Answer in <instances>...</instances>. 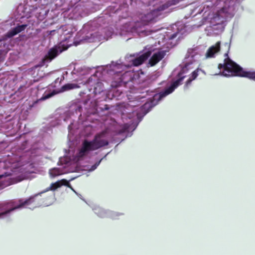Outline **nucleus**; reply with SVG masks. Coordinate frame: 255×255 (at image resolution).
<instances>
[{"mask_svg": "<svg viewBox=\"0 0 255 255\" xmlns=\"http://www.w3.org/2000/svg\"><path fill=\"white\" fill-rule=\"evenodd\" d=\"M26 26L27 25L26 24L18 25L15 27L12 28L11 30L8 31L5 35L7 38H11L16 34L23 31L25 29Z\"/></svg>", "mask_w": 255, "mask_h": 255, "instance_id": "11", "label": "nucleus"}, {"mask_svg": "<svg viewBox=\"0 0 255 255\" xmlns=\"http://www.w3.org/2000/svg\"><path fill=\"white\" fill-rule=\"evenodd\" d=\"M80 109H81L80 108H78V110L80 111Z\"/></svg>", "mask_w": 255, "mask_h": 255, "instance_id": "26", "label": "nucleus"}, {"mask_svg": "<svg viewBox=\"0 0 255 255\" xmlns=\"http://www.w3.org/2000/svg\"><path fill=\"white\" fill-rule=\"evenodd\" d=\"M4 59H5L4 55L2 52H0V63L3 62Z\"/></svg>", "mask_w": 255, "mask_h": 255, "instance_id": "20", "label": "nucleus"}, {"mask_svg": "<svg viewBox=\"0 0 255 255\" xmlns=\"http://www.w3.org/2000/svg\"><path fill=\"white\" fill-rule=\"evenodd\" d=\"M79 86L77 85L76 84H68L67 85H64L63 87V89L64 90H71L73 89H76L79 88Z\"/></svg>", "mask_w": 255, "mask_h": 255, "instance_id": "16", "label": "nucleus"}, {"mask_svg": "<svg viewBox=\"0 0 255 255\" xmlns=\"http://www.w3.org/2000/svg\"><path fill=\"white\" fill-rule=\"evenodd\" d=\"M63 185L68 187L77 195L79 196H81L80 195H78V194L72 188V187L69 184V181L66 179H62L55 183H51L50 186L46 188L45 190L43 191L38 194H35L27 199L19 200L18 205H15L11 209L7 210L4 212L0 213V218H4L5 216L8 215L10 212L17 209L23 208L34 209L36 207L41 206H48L51 205L55 201V195L53 193H52L49 196L44 198L42 200H41V199L39 198V197H41L42 194H43L49 190L54 191L57 189L61 187Z\"/></svg>", "mask_w": 255, "mask_h": 255, "instance_id": "3", "label": "nucleus"}, {"mask_svg": "<svg viewBox=\"0 0 255 255\" xmlns=\"http://www.w3.org/2000/svg\"><path fill=\"white\" fill-rule=\"evenodd\" d=\"M110 134L108 130H105L96 134L92 140H84L76 154L71 158L70 151L68 155L60 158L59 165L49 170V173L51 178L67 172H76L82 166L83 161L88 162L92 155V152L106 146L109 144Z\"/></svg>", "mask_w": 255, "mask_h": 255, "instance_id": "1", "label": "nucleus"}, {"mask_svg": "<svg viewBox=\"0 0 255 255\" xmlns=\"http://www.w3.org/2000/svg\"><path fill=\"white\" fill-rule=\"evenodd\" d=\"M25 158L11 153L0 161V187L3 188L23 179L31 178V164H22Z\"/></svg>", "mask_w": 255, "mask_h": 255, "instance_id": "2", "label": "nucleus"}, {"mask_svg": "<svg viewBox=\"0 0 255 255\" xmlns=\"http://www.w3.org/2000/svg\"><path fill=\"white\" fill-rule=\"evenodd\" d=\"M72 128V125L71 124V125H69L68 127V129H69V132L70 133L71 132Z\"/></svg>", "mask_w": 255, "mask_h": 255, "instance_id": "22", "label": "nucleus"}, {"mask_svg": "<svg viewBox=\"0 0 255 255\" xmlns=\"http://www.w3.org/2000/svg\"><path fill=\"white\" fill-rule=\"evenodd\" d=\"M220 45L221 42L218 41L214 45L210 47L206 53V58H209L214 57L215 54L220 51Z\"/></svg>", "mask_w": 255, "mask_h": 255, "instance_id": "9", "label": "nucleus"}, {"mask_svg": "<svg viewBox=\"0 0 255 255\" xmlns=\"http://www.w3.org/2000/svg\"><path fill=\"white\" fill-rule=\"evenodd\" d=\"M102 159H101L99 161H98L97 163L95 164L94 165L92 166L90 168L89 166H86L84 167V168L83 169L84 170H87L89 171H94L95 169L97 168L98 166L99 165Z\"/></svg>", "mask_w": 255, "mask_h": 255, "instance_id": "17", "label": "nucleus"}, {"mask_svg": "<svg viewBox=\"0 0 255 255\" xmlns=\"http://www.w3.org/2000/svg\"><path fill=\"white\" fill-rule=\"evenodd\" d=\"M153 50L151 48L147 49V47H144L142 51L140 53L143 52L141 55L136 57L132 60V64H143L151 56Z\"/></svg>", "mask_w": 255, "mask_h": 255, "instance_id": "7", "label": "nucleus"}, {"mask_svg": "<svg viewBox=\"0 0 255 255\" xmlns=\"http://www.w3.org/2000/svg\"><path fill=\"white\" fill-rule=\"evenodd\" d=\"M123 215L122 213L108 211V217L111 218L113 219H118L120 217Z\"/></svg>", "mask_w": 255, "mask_h": 255, "instance_id": "14", "label": "nucleus"}, {"mask_svg": "<svg viewBox=\"0 0 255 255\" xmlns=\"http://www.w3.org/2000/svg\"><path fill=\"white\" fill-rule=\"evenodd\" d=\"M69 46L65 45L60 43L57 45L55 46L50 49L47 54L42 58L41 64H45L51 62L52 60L54 59L59 53L66 50Z\"/></svg>", "mask_w": 255, "mask_h": 255, "instance_id": "6", "label": "nucleus"}, {"mask_svg": "<svg viewBox=\"0 0 255 255\" xmlns=\"http://www.w3.org/2000/svg\"><path fill=\"white\" fill-rule=\"evenodd\" d=\"M111 64H114V62L113 61H112Z\"/></svg>", "mask_w": 255, "mask_h": 255, "instance_id": "25", "label": "nucleus"}, {"mask_svg": "<svg viewBox=\"0 0 255 255\" xmlns=\"http://www.w3.org/2000/svg\"><path fill=\"white\" fill-rule=\"evenodd\" d=\"M225 59L224 64H237L236 62L232 61L228 56V54L227 53H225Z\"/></svg>", "mask_w": 255, "mask_h": 255, "instance_id": "18", "label": "nucleus"}, {"mask_svg": "<svg viewBox=\"0 0 255 255\" xmlns=\"http://www.w3.org/2000/svg\"><path fill=\"white\" fill-rule=\"evenodd\" d=\"M135 54H133L132 55H131V56H133V57H134V56H135Z\"/></svg>", "mask_w": 255, "mask_h": 255, "instance_id": "24", "label": "nucleus"}, {"mask_svg": "<svg viewBox=\"0 0 255 255\" xmlns=\"http://www.w3.org/2000/svg\"><path fill=\"white\" fill-rule=\"evenodd\" d=\"M153 19V15L151 13H148L142 17V20L144 22L145 24L151 22Z\"/></svg>", "mask_w": 255, "mask_h": 255, "instance_id": "15", "label": "nucleus"}, {"mask_svg": "<svg viewBox=\"0 0 255 255\" xmlns=\"http://www.w3.org/2000/svg\"><path fill=\"white\" fill-rule=\"evenodd\" d=\"M136 119V118H134L130 123H128L125 124L124 125V127L122 128V129H121L119 131V133H121L124 132L126 131H129L130 130H134L135 128L136 127V126H137L136 123L134 122V121Z\"/></svg>", "mask_w": 255, "mask_h": 255, "instance_id": "13", "label": "nucleus"}, {"mask_svg": "<svg viewBox=\"0 0 255 255\" xmlns=\"http://www.w3.org/2000/svg\"><path fill=\"white\" fill-rule=\"evenodd\" d=\"M71 115V112H68L65 113V118H64V121H66L68 120V118L69 117H70Z\"/></svg>", "mask_w": 255, "mask_h": 255, "instance_id": "21", "label": "nucleus"}, {"mask_svg": "<svg viewBox=\"0 0 255 255\" xmlns=\"http://www.w3.org/2000/svg\"><path fill=\"white\" fill-rule=\"evenodd\" d=\"M188 70L187 65H179L172 73L171 77L173 80L171 85L162 92L156 94L153 97V101L150 103H146L144 106V109L148 108L150 105L152 106L156 105L158 101L161 100L168 95L170 94L181 84L184 78L183 74Z\"/></svg>", "mask_w": 255, "mask_h": 255, "instance_id": "4", "label": "nucleus"}, {"mask_svg": "<svg viewBox=\"0 0 255 255\" xmlns=\"http://www.w3.org/2000/svg\"><path fill=\"white\" fill-rule=\"evenodd\" d=\"M201 74L205 75V73L203 70L200 68H197L196 70L194 71L192 73L191 76L186 82L185 84L184 85V88H188L190 86L192 81L195 80L198 76L200 75Z\"/></svg>", "mask_w": 255, "mask_h": 255, "instance_id": "10", "label": "nucleus"}, {"mask_svg": "<svg viewBox=\"0 0 255 255\" xmlns=\"http://www.w3.org/2000/svg\"><path fill=\"white\" fill-rule=\"evenodd\" d=\"M52 95H53V94L52 93H51L50 94H47V95H44L41 98V100H46V99L51 97V96H52Z\"/></svg>", "mask_w": 255, "mask_h": 255, "instance_id": "19", "label": "nucleus"}, {"mask_svg": "<svg viewBox=\"0 0 255 255\" xmlns=\"http://www.w3.org/2000/svg\"><path fill=\"white\" fill-rule=\"evenodd\" d=\"M218 71L214 75H220L225 77L238 76L248 77L255 80V72L246 71L239 65H215Z\"/></svg>", "mask_w": 255, "mask_h": 255, "instance_id": "5", "label": "nucleus"}, {"mask_svg": "<svg viewBox=\"0 0 255 255\" xmlns=\"http://www.w3.org/2000/svg\"><path fill=\"white\" fill-rule=\"evenodd\" d=\"M166 55V51L159 50L153 54L149 60L148 64H157L162 60Z\"/></svg>", "mask_w": 255, "mask_h": 255, "instance_id": "8", "label": "nucleus"}, {"mask_svg": "<svg viewBox=\"0 0 255 255\" xmlns=\"http://www.w3.org/2000/svg\"><path fill=\"white\" fill-rule=\"evenodd\" d=\"M185 64H193V62H187Z\"/></svg>", "mask_w": 255, "mask_h": 255, "instance_id": "23", "label": "nucleus"}, {"mask_svg": "<svg viewBox=\"0 0 255 255\" xmlns=\"http://www.w3.org/2000/svg\"><path fill=\"white\" fill-rule=\"evenodd\" d=\"M91 207L94 212L99 217L102 218L108 217L109 210H106L96 205H92Z\"/></svg>", "mask_w": 255, "mask_h": 255, "instance_id": "12", "label": "nucleus"}]
</instances>
